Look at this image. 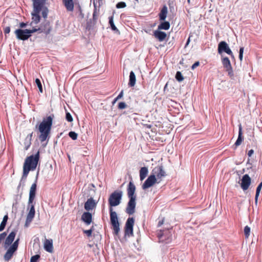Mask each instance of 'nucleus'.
<instances>
[{
    "label": "nucleus",
    "instance_id": "nucleus-1",
    "mask_svg": "<svg viewBox=\"0 0 262 262\" xmlns=\"http://www.w3.org/2000/svg\"><path fill=\"white\" fill-rule=\"evenodd\" d=\"M123 192L121 190H115L111 194L108 198V204L110 206L109 211L110 215V223L112 228L113 230V234L115 235H118L120 229V223L117 213L113 211V207L119 205L122 200Z\"/></svg>",
    "mask_w": 262,
    "mask_h": 262
},
{
    "label": "nucleus",
    "instance_id": "nucleus-2",
    "mask_svg": "<svg viewBox=\"0 0 262 262\" xmlns=\"http://www.w3.org/2000/svg\"><path fill=\"white\" fill-rule=\"evenodd\" d=\"M33 2V9L31 12L32 21L30 24V26L38 24L41 20L40 13H41L42 17L46 18L48 17L49 10L45 6L46 0H32Z\"/></svg>",
    "mask_w": 262,
    "mask_h": 262
},
{
    "label": "nucleus",
    "instance_id": "nucleus-3",
    "mask_svg": "<svg viewBox=\"0 0 262 262\" xmlns=\"http://www.w3.org/2000/svg\"><path fill=\"white\" fill-rule=\"evenodd\" d=\"M54 118V116L53 114L43 118L42 122L38 126V130L40 133L38 138L41 143L46 140L48 141L50 138V134Z\"/></svg>",
    "mask_w": 262,
    "mask_h": 262
},
{
    "label": "nucleus",
    "instance_id": "nucleus-4",
    "mask_svg": "<svg viewBox=\"0 0 262 262\" xmlns=\"http://www.w3.org/2000/svg\"><path fill=\"white\" fill-rule=\"evenodd\" d=\"M136 186L134 185L132 178L130 177L129 181L127 188V194L129 198V201L127 203L125 212L129 215L134 214L135 212L136 205V195L135 194Z\"/></svg>",
    "mask_w": 262,
    "mask_h": 262
},
{
    "label": "nucleus",
    "instance_id": "nucleus-5",
    "mask_svg": "<svg viewBox=\"0 0 262 262\" xmlns=\"http://www.w3.org/2000/svg\"><path fill=\"white\" fill-rule=\"evenodd\" d=\"M217 51L221 56L222 63L224 67L226 69L228 75H229V59L228 57L223 56L224 53L229 55V46L226 42L222 41L218 45Z\"/></svg>",
    "mask_w": 262,
    "mask_h": 262
},
{
    "label": "nucleus",
    "instance_id": "nucleus-6",
    "mask_svg": "<svg viewBox=\"0 0 262 262\" xmlns=\"http://www.w3.org/2000/svg\"><path fill=\"white\" fill-rule=\"evenodd\" d=\"M39 151L38 150L35 155L28 157L25 160L23 167L28 168L30 170H35L39 161Z\"/></svg>",
    "mask_w": 262,
    "mask_h": 262
},
{
    "label": "nucleus",
    "instance_id": "nucleus-7",
    "mask_svg": "<svg viewBox=\"0 0 262 262\" xmlns=\"http://www.w3.org/2000/svg\"><path fill=\"white\" fill-rule=\"evenodd\" d=\"M167 14V8L165 5L162 8L159 14V20L162 22L158 25V29L159 30H167L169 29L170 25L169 21H165Z\"/></svg>",
    "mask_w": 262,
    "mask_h": 262
},
{
    "label": "nucleus",
    "instance_id": "nucleus-8",
    "mask_svg": "<svg viewBox=\"0 0 262 262\" xmlns=\"http://www.w3.org/2000/svg\"><path fill=\"white\" fill-rule=\"evenodd\" d=\"M34 29L33 28L32 29H16L14 33L16 35L17 39L21 40H27L32 36V34L35 33Z\"/></svg>",
    "mask_w": 262,
    "mask_h": 262
},
{
    "label": "nucleus",
    "instance_id": "nucleus-9",
    "mask_svg": "<svg viewBox=\"0 0 262 262\" xmlns=\"http://www.w3.org/2000/svg\"><path fill=\"white\" fill-rule=\"evenodd\" d=\"M44 20L41 22L40 26L38 28H33L35 32H38L39 33H43L46 35L49 34L52 30V25L50 22L46 18H43Z\"/></svg>",
    "mask_w": 262,
    "mask_h": 262
},
{
    "label": "nucleus",
    "instance_id": "nucleus-10",
    "mask_svg": "<svg viewBox=\"0 0 262 262\" xmlns=\"http://www.w3.org/2000/svg\"><path fill=\"white\" fill-rule=\"evenodd\" d=\"M135 220L134 217H128L125 223L124 227V235L125 236H133V227L134 224Z\"/></svg>",
    "mask_w": 262,
    "mask_h": 262
},
{
    "label": "nucleus",
    "instance_id": "nucleus-11",
    "mask_svg": "<svg viewBox=\"0 0 262 262\" xmlns=\"http://www.w3.org/2000/svg\"><path fill=\"white\" fill-rule=\"evenodd\" d=\"M159 240L166 244L170 243L172 240V234L169 229L161 230L160 233L158 234Z\"/></svg>",
    "mask_w": 262,
    "mask_h": 262
},
{
    "label": "nucleus",
    "instance_id": "nucleus-12",
    "mask_svg": "<svg viewBox=\"0 0 262 262\" xmlns=\"http://www.w3.org/2000/svg\"><path fill=\"white\" fill-rule=\"evenodd\" d=\"M39 171L37 172L35 182L31 185L30 192H29V204H32L33 203V201L35 198L36 191L37 188V181L38 179Z\"/></svg>",
    "mask_w": 262,
    "mask_h": 262
},
{
    "label": "nucleus",
    "instance_id": "nucleus-13",
    "mask_svg": "<svg viewBox=\"0 0 262 262\" xmlns=\"http://www.w3.org/2000/svg\"><path fill=\"white\" fill-rule=\"evenodd\" d=\"M157 179L155 174H150L147 179L145 181L142 185V188L143 190H146L149 187L152 186L155 183H157Z\"/></svg>",
    "mask_w": 262,
    "mask_h": 262
},
{
    "label": "nucleus",
    "instance_id": "nucleus-14",
    "mask_svg": "<svg viewBox=\"0 0 262 262\" xmlns=\"http://www.w3.org/2000/svg\"><path fill=\"white\" fill-rule=\"evenodd\" d=\"M152 174H155V177L158 179H161L166 176L165 171L163 169V166L162 165H158L155 167L152 170Z\"/></svg>",
    "mask_w": 262,
    "mask_h": 262
},
{
    "label": "nucleus",
    "instance_id": "nucleus-15",
    "mask_svg": "<svg viewBox=\"0 0 262 262\" xmlns=\"http://www.w3.org/2000/svg\"><path fill=\"white\" fill-rule=\"evenodd\" d=\"M28 207H30V210L27 216L26 226H27L28 224H30L32 221L35 213L34 205L33 203L32 204L28 203Z\"/></svg>",
    "mask_w": 262,
    "mask_h": 262
},
{
    "label": "nucleus",
    "instance_id": "nucleus-16",
    "mask_svg": "<svg viewBox=\"0 0 262 262\" xmlns=\"http://www.w3.org/2000/svg\"><path fill=\"white\" fill-rule=\"evenodd\" d=\"M97 203V202H95L93 198H90L84 203V208L87 211L89 212V211L96 207Z\"/></svg>",
    "mask_w": 262,
    "mask_h": 262
},
{
    "label": "nucleus",
    "instance_id": "nucleus-17",
    "mask_svg": "<svg viewBox=\"0 0 262 262\" xmlns=\"http://www.w3.org/2000/svg\"><path fill=\"white\" fill-rule=\"evenodd\" d=\"M251 180L248 174H245L242 179L241 187L243 190H246L250 185Z\"/></svg>",
    "mask_w": 262,
    "mask_h": 262
},
{
    "label": "nucleus",
    "instance_id": "nucleus-18",
    "mask_svg": "<svg viewBox=\"0 0 262 262\" xmlns=\"http://www.w3.org/2000/svg\"><path fill=\"white\" fill-rule=\"evenodd\" d=\"M81 220L86 225H90L92 222V215L88 211H86L83 213L81 216Z\"/></svg>",
    "mask_w": 262,
    "mask_h": 262
},
{
    "label": "nucleus",
    "instance_id": "nucleus-19",
    "mask_svg": "<svg viewBox=\"0 0 262 262\" xmlns=\"http://www.w3.org/2000/svg\"><path fill=\"white\" fill-rule=\"evenodd\" d=\"M154 35L159 41H163L166 38L167 34L165 32L158 29L154 32Z\"/></svg>",
    "mask_w": 262,
    "mask_h": 262
},
{
    "label": "nucleus",
    "instance_id": "nucleus-20",
    "mask_svg": "<svg viewBox=\"0 0 262 262\" xmlns=\"http://www.w3.org/2000/svg\"><path fill=\"white\" fill-rule=\"evenodd\" d=\"M62 1L68 11L72 12L74 10V4L73 0H62Z\"/></svg>",
    "mask_w": 262,
    "mask_h": 262
},
{
    "label": "nucleus",
    "instance_id": "nucleus-21",
    "mask_svg": "<svg viewBox=\"0 0 262 262\" xmlns=\"http://www.w3.org/2000/svg\"><path fill=\"white\" fill-rule=\"evenodd\" d=\"M33 132L29 134L26 137L24 141V149L25 150H28L31 145V141L33 136Z\"/></svg>",
    "mask_w": 262,
    "mask_h": 262
},
{
    "label": "nucleus",
    "instance_id": "nucleus-22",
    "mask_svg": "<svg viewBox=\"0 0 262 262\" xmlns=\"http://www.w3.org/2000/svg\"><path fill=\"white\" fill-rule=\"evenodd\" d=\"M30 171V169H28V168L23 167V176L21 177L20 183L17 187V189H19L20 188L22 183H23V184L24 185V183L26 181V180Z\"/></svg>",
    "mask_w": 262,
    "mask_h": 262
},
{
    "label": "nucleus",
    "instance_id": "nucleus-23",
    "mask_svg": "<svg viewBox=\"0 0 262 262\" xmlns=\"http://www.w3.org/2000/svg\"><path fill=\"white\" fill-rule=\"evenodd\" d=\"M16 235V232L15 231H12L7 237L5 242V244L6 246H9L12 243L14 240L15 237Z\"/></svg>",
    "mask_w": 262,
    "mask_h": 262
},
{
    "label": "nucleus",
    "instance_id": "nucleus-24",
    "mask_svg": "<svg viewBox=\"0 0 262 262\" xmlns=\"http://www.w3.org/2000/svg\"><path fill=\"white\" fill-rule=\"evenodd\" d=\"M44 249L48 252L52 253L53 252V248L52 240L46 239L44 243Z\"/></svg>",
    "mask_w": 262,
    "mask_h": 262
},
{
    "label": "nucleus",
    "instance_id": "nucleus-25",
    "mask_svg": "<svg viewBox=\"0 0 262 262\" xmlns=\"http://www.w3.org/2000/svg\"><path fill=\"white\" fill-rule=\"evenodd\" d=\"M136 78L135 73L133 71H130L129 76V82L128 85L130 87L134 86L136 84Z\"/></svg>",
    "mask_w": 262,
    "mask_h": 262
},
{
    "label": "nucleus",
    "instance_id": "nucleus-26",
    "mask_svg": "<svg viewBox=\"0 0 262 262\" xmlns=\"http://www.w3.org/2000/svg\"><path fill=\"white\" fill-rule=\"evenodd\" d=\"M148 172V168L146 167H142L139 171L140 179L141 181L143 180L147 176Z\"/></svg>",
    "mask_w": 262,
    "mask_h": 262
},
{
    "label": "nucleus",
    "instance_id": "nucleus-27",
    "mask_svg": "<svg viewBox=\"0 0 262 262\" xmlns=\"http://www.w3.org/2000/svg\"><path fill=\"white\" fill-rule=\"evenodd\" d=\"M93 5H94V9L93 13V19L92 20H93V21L96 23L97 20L98 19L99 10H97L96 4L95 3V2H93Z\"/></svg>",
    "mask_w": 262,
    "mask_h": 262
},
{
    "label": "nucleus",
    "instance_id": "nucleus-28",
    "mask_svg": "<svg viewBox=\"0 0 262 262\" xmlns=\"http://www.w3.org/2000/svg\"><path fill=\"white\" fill-rule=\"evenodd\" d=\"M109 24L110 25V27H111V29L116 32V33H119L120 32L119 31V30L117 28V27H116V26L114 24V20H113V16H111L110 17H109Z\"/></svg>",
    "mask_w": 262,
    "mask_h": 262
},
{
    "label": "nucleus",
    "instance_id": "nucleus-29",
    "mask_svg": "<svg viewBox=\"0 0 262 262\" xmlns=\"http://www.w3.org/2000/svg\"><path fill=\"white\" fill-rule=\"evenodd\" d=\"M14 252L8 249L4 255V258L6 261H9L11 259Z\"/></svg>",
    "mask_w": 262,
    "mask_h": 262
},
{
    "label": "nucleus",
    "instance_id": "nucleus-30",
    "mask_svg": "<svg viewBox=\"0 0 262 262\" xmlns=\"http://www.w3.org/2000/svg\"><path fill=\"white\" fill-rule=\"evenodd\" d=\"M19 240V238L17 239L9 249L15 252L18 248Z\"/></svg>",
    "mask_w": 262,
    "mask_h": 262
},
{
    "label": "nucleus",
    "instance_id": "nucleus-31",
    "mask_svg": "<svg viewBox=\"0 0 262 262\" xmlns=\"http://www.w3.org/2000/svg\"><path fill=\"white\" fill-rule=\"evenodd\" d=\"M262 187V182L258 185L256 191V194L255 196V201L256 203L257 202L258 197L259 196L261 188Z\"/></svg>",
    "mask_w": 262,
    "mask_h": 262
},
{
    "label": "nucleus",
    "instance_id": "nucleus-32",
    "mask_svg": "<svg viewBox=\"0 0 262 262\" xmlns=\"http://www.w3.org/2000/svg\"><path fill=\"white\" fill-rule=\"evenodd\" d=\"M96 23L93 21L92 19H90L86 23V29L91 30L93 28Z\"/></svg>",
    "mask_w": 262,
    "mask_h": 262
},
{
    "label": "nucleus",
    "instance_id": "nucleus-33",
    "mask_svg": "<svg viewBox=\"0 0 262 262\" xmlns=\"http://www.w3.org/2000/svg\"><path fill=\"white\" fill-rule=\"evenodd\" d=\"M176 80L179 82H181L183 80L184 77L180 71H177L175 76Z\"/></svg>",
    "mask_w": 262,
    "mask_h": 262
},
{
    "label": "nucleus",
    "instance_id": "nucleus-34",
    "mask_svg": "<svg viewBox=\"0 0 262 262\" xmlns=\"http://www.w3.org/2000/svg\"><path fill=\"white\" fill-rule=\"evenodd\" d=\"M242 140H243V139L242 138L241 128H239V135H238V137L235 143V145L236 146L239 145L242 142Z\"/></svg>",
    "mask_w": 262,
    "mask_h": 262
},
{
    "label": "nucleus",
    "instance_id": "nucleus-35",
    "mask_svg": "<svg viewBox=\"0 0 262 262\" xmlns=\"http://www.w3.org/2000/svg\"><path fill=\"white\" fill-rule=\"evenodd\" d=\"M35 83H36V85H37V87L39 89V92L40 93H42V92H43L42 86V84H41L40 79L38 78H36L35 79Z\"/></svg>",
    "mask_w": 262,
    "mask_h": 262
},
{
    "label": "nucleus",
    "instance_id": "nucleus-36",
    "mask_svg": "<svg viewBox=\"0 0 262 262\" xmlns=\"http://www.w3.org/2000/svg\"><path fill=\"white\" fill-rule=\"evenodd\" d=\"M250 233V228L248 226H245L244 228V234L246 238H248L249 237Z\"/></svg>",
    "mask_w": 262,
    "mask_h": 262
},
{
    "label": "nucleus",
    "instance_id": "nucleus-37",
    "mask_svg": "<svg viewBox=\"0 0 262 262\" xmlns=\"http://www.w3.org/2000/svg\"><path fill=\"white\" fill-rule=\"evenodd\" d=\"M69 136L73 140H75L77 139L78 135L75 132L71 131L69 133Z\"/></svg>",
    "mask_w": 262,
    "mask_h": 262
},
{
    "label": "nucleus",
    "instance_id": "nucleus-38",
    "mask_svg": "<svg viewBox=\"0 0 262 262\" xmlns=\"http://www.w3.org/2000/svg\"><path fill=\"white\" fill-rule=\"evenodd\" d=\"M126 3L124 2H118L116 5V7L117 9L124 8L126 7Z\"/></svg>",
    "mask_w": 262,
    "mask_h": 262
},
{
    "label": "nucleus",
    "instance_id": "nucleus-39",
    "mask_svg": "<svg viewBox=\"0 0 262 262\" xmlns=\"http://www.w3.org/2000/svg\"><path fill=\"white\" fill-rule=\"evenodd\" d=\"M66 119L67 121L69 122H71L73 121V119L72 115L68 112H66Z\"/></svg>",
    "mask_w": 262,
    "mask_h": 262
},
{
    "label": "nucleus",
    "instance_id": "nucleus-40",
    "mask_svg": "<svg viewBox=\"0 0 262 262\" xmlns=\"http://www.w3.org/2000/svg\"><path fill=\"white\" fill-rule=\"evenodd\" d=\"M40 256L39 254H36L31 257L30 262H37Z\"/></svg>",
    "mask_w": 262,
    "mask_h": 262
},
{
    "label": "nucleus",
    "instance_id": "nucleus-41",
    "mask_svg": "<svg viewBox=\"0 0 262 262\" xmlns=\"http://www.w3.org/2000/svg\"><path fill=\"white\" fill-rule=\"evenodd\" d=\"M93 230H94V227H92L89 230H83V233H85L88 237H90L92 235V232Z\"/></svg>",
    "mask_w": 262,
    "mask_h": 262
},
{
    "label": "nucleus",
    "instance_id": "nucleus-42",
    "mask_svg": "<svg viewBox=\"0 0 262 262\" xmlns=\"http://www.w3.org/2000/svg\"><path fill=\"white\" fill-rule=\"evenodd\" d=\"M127 107V105L124 102H120L118 104V108L120 110H122Z\"/></svg>",
    "mask_w": 262,
    "mask_h": 262
},
{
    "label": "nucleus",
    "instance_id": "nucleus-43",
    "mask_svg": "<svg viewBox=\"0 0 262 262\" xmlns=\"http://www.w3.org/2000/svg\"><path fill=\"white\" fill-rule=\"evenodd\" d=\"M7 222H6L4 221H2V222H1V223L0 224V231H2L5 229L6 224H7Z\"/></svg>",
    "mask_w": 262,
    "mask_h": 262
},
{
    "label": "nucleus",
    "instance_id": "nucleus-44",
    "mask_svg": "<svg viewBox=\"0 0 262 262\" xmlns=\"http://www.w3.org/2000/svg\"><path fill=\"white\" fill-rule=\"evenodd\" d=\"M243 52H244V48L241 47L239 49V58L241 61H242L243 59Z\"/></svg>",
    "mask_w": 262,
    "mask_h": 262
},
{
    "label": "nucleus",
    "instance_id": "nucleus-45",
    "mask_svg": "<svg viewBox=\"0 0 262 262\" xmlns=\"http://www.w3.org/2000/svg\"><path fill=\"white\" fill-rule=\"evenodd\" d=\"M7 234V233L6 232H4L0 234V243H1L2 241L6 237Z\"/></svg>",
    "mask_w": 262,
    "mask_h": 262
},
{
    "label": "nucleus",
    "instance_id": "nucleus-46",
    "mask_svg": "<svg viewBox=\"0 0 262 262\" xmlns=\"http://www.w3.org/2000/svg\"><path fill=\"white\" fill-rule=\"evenodd\" d=\"M10 32V27L8 26L6 27L4 29V32L5 34H9Z\"/></svg>",
    "mask_w": 262,
    "mask_h": 262
},
{
    "label": "nucleus",
    "instance_id": "nucleus-47",
    "mask_svg": "<svg viewBox=\"0 0 262 262\" xmlns=\"http://www.w3.org/2000/svg\"><path fill=\"white\" fill-rule=\"evenodd\" d=\"M200 65V62L199 61H196L191 66V68L192 70H194L195 68H196L197 67H198Z\"/></svg>",
    "mask_w": 262,
    "mask_h": 262
},
{
    "label": "nucleus",
    "instance_id": "nucleus-48",
    "mask_svg": "<svg viewBox=\"0 0 262 262\" xmlns=\"http://www.w3.org/2000/svg\"><path fill=\"white\" fill-rule=\"evenodd\" d=\"M28 24L27 23L21 22L19 24L20 29L25 28L27 26Z\"/></svg>",
    "mask_w": 262,
    "mask_h": 262
},
{
    "label": "nucleus",
    "instance_id": "nucleus-49",
    "mask_svg": "<svg viewBox=\"0 0 262 262\" xmlns=\"http://www.w3.org/2000/svg\"><path fill=\"white\" fill-rule=\"evenodd\" d=\"M79 17L80 18V19H83L84 18V14L82 12L81 9L79 8Z\"/></svg>",
    "mask_w": 262,
    "mask_h": 262
},
{
    "label": "nucleus",
    "instance_id": "nucleus-50",
    "mask_svg": "<svg viewBox=\"0 0 262 262\" xmlns=\"http://www.w3.org/2000/svg\"><path fill=\"white\" fill-rule=\"evenodd\" d=\"M123 91L122 90L120 92V93H119V94L118 95L117 98H118V99H120L123 97Z\"/></svg>",
    "mask_w": 262,
    "mask_h": 262
},
{
    "label": "nucleus",
    "instance_id": "nucleus-51",
    "mask_svg": "<svg viewBox=\"0 0 262 262\" xmlns=\"http://www.w3.org/2000/svg\"><path fill=\"white\" fill-rule=\"evenodd\" d=\"M254 153V150L253 149H250V150H249L248 152V155L249 157H251L253 154Z\"/></svg>",
    "mask_w": 262,
    "mask_h": 262
},
{
    "label": "nucleus",
    "instance_id": "nucleus-52",
    "mask_svg": "<svg viewBox=\"0 0 262 262\" xmlns=\"http://www.w3.org/2000/svg\"><path fill=\"white\" fill-rule=\"evenodd\" d=\"M8 220V214H6L4 216V217L3 219V221H4L7 222Z\"/></svg>",
    "mask_w": 262,
    "mask_h": 262
},
{
    "label": "nucleus",
    "instance_id": "nucleus-53",
    "mask_svg": "<svg viewBox=\"0 0 262 262\" xmlns=\"http://www.w3.org/2000/svg\"><path fill=\"white\" fill-rule=\"evenodd\" d=\"M163 223H164V219H162L161 221H159L158 222V227L161 226L162 225H163Z\"/></svg>",
    "mask_w": 262,
    "mask_h": 262
},
{
    "label": "nucleus",
    "instance_id": "nucleus-54",
    "mask_svg": "<svg viewBox=\"0 0 262 262\" xmlns=\"http://www.w3.org/2000/svg\"><path fill=\"white\" fill-rule=\"evenodd\" d=\"M118 100V98H117V97H116V98H115L113 100V102H112L113 104H114L116 103V102Z\"/></svg>",
    "mask_w": 262,
    "mask_h": 262
},
{
    "label": "nucleus",
    "instance_id": "nucleus-55",
    "mask_svg": "<svg viewBox=\"0 0 262 262\" xmlns=\"http://www.w3.org/2000/svg\"><path fill=\"white\" fill-rule=\"evenodd\" d=\"M189 41H190V38L189 37L188 39L187 40V42H186V46H187L189 44Z\"/></svg>",
    "mask_w": 262,
    "mask_h": 262
},
{
    "label": "nucleus",
    "instance_id": "nucleus-56",
    "mask_svg": "<svg viewBox=\"0 0 262 262\" xmlns=\"http://www.w3.org/2000/svg\"><path fill=\"white\" fill-rule=\"evenodd\" d=\"M90 185L93 188H95V185L94 184L92 183Z\"/></svg>",
    "mask_w": 262,
    "mask_h": 262
},
{
    "label": "nucleus",
    "instance_id": "nucleus-57",
    "mask_svg": "<svg viewBox=\"0 0 262 262\" xmlns=\"http://www.w3.org/2000/svg\"><path fill=\"white\" fill-rule=\"evenodd\" d=\"M231 69V67H230V70ZM231 71H230V77H231Z\"/></svg>",
    "mask_w": 262,
    "mask_h": 262
},
{
    "label": "nucleus",
    "instance_id": "nucleus-58",
    "mask_svg": "<svg viewBox=\"0 0 262 262\" xmlns=\"http://www.w3.org/2000/svg\"><path fill=\"white\" fill-rule=\"evenodd\" d=\"M230 55H232V52H231V50H230Z\"/></svg>",
    "mask_w": 262,
    "mask_h": 262
},
{
    "label": "nucleus",
    "instance_id": "nucleus-59",
    "mask_svg": "<svg viewBox=\"0 0 262 262\" xmlns=\"http://www.w3.org/2000/svg\"><path fill=\"white\" fill-rule=\"evenodd\" d=\"M190 0H187V2H188V3H190Z\"/></svg>",
    "mask_w": 262,
    "mask_h": 262
},
{
    "label": "nucleus",
    "instance_id": "nucleus-60",
    "mask_svg": "<svg viewBox=\"0 0 262 262\" xmlns=\"http://www.w3.org/2000/svg\"><path fill=\"white\" fill-rule=\"evenodd\" d=\"M102 0H99V3L100 4V1L102 2Z\"/></svg>",
    "mask_w": 262,
    "mask_h": 262
}]
</instances>
